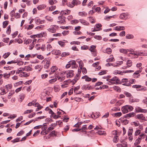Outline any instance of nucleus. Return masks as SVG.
Here are the masks:
<instances>
[{
    "mask_svg": "<svg viewBox=\"0 0 147 147\" xmlns=\"http://www.w3.org/2000/svg\"><path fill=\"white\" fill-rule=\"evenodd\" d=\"M115 60V59L113 57H112L110 58L107 59L106 61L107 62L109 63V62H112L114 61Z\"/></svg>",
    "mask_w": 147,
    "mask_h": 147,
    "instance_id": "obj_30",
    "label": "nucleus"
},
{
    "mask_svg": "<svg viewBox=\"0 0 147 147\" xmlns=\"http://www.w3.org/2000/svg\"><path fill=\"white\" fill-rule=\"evenodd\" d=\"M56 8V6L52 5L49 8V10L52 11L54 10Z\"/></svg>",
    "mask_w": 147,
    "mask_h": 147,
    "instance_id": "obj_49",
    "label": "nucleus"
},
{
    "mask_svg": "<svg viewBox=\"0 0 147 147\" xmlns=\"http://www.w3.org/2000/svg\"><path fill=\"white\" fill-rule=\"evenodd\" d=\"M96 133L100 135H105L106 134L105 131L101 130H99Z\"/></svg>",
    "mask_w": 147,
    "mask_h": 147,
    "instance_id": "obj_33",
    "label": "nucleus"
},
{
    "mask_svg": "<svg viewBox=\"0 0 147 147\" xmlns=\"http://www.w3.org/2000/svg\"><path fill=\"white\" fill-rule=\"evenodd\" d=\"M58 69L57 67L56 66H53L51 68V72H54L55 71Z\"/></svg>",
    "mask_w": 147,
    "mask_h": 147,
    "instance_id": "obj_16",
    "label": "nucleus"
},
{
    "mask_svg": "<svg viewBox=\"0 0 147 147\" xmlns=\"http://www.w3.org/2000/svg\"><path fill=\"white\" fill-rule=\"evenodd\" d=\"M141 132L140 130V129H138L136 131L135 133V136H136L139 135Z\"/></svg>",
    "mask_w": 147,
    "mask_h": 147,
    "instance_id": "obj_58",
    "label": "nucleus"
},
{
    "mask_svg": "<svg viewBox=\"0 0 147 147\" xmlns=\"http://www.w3.org/2000/svg\"><path fill=\"white\" fill-rule=\"evenodd\" d=\"M79 67L81 70L82 69L83 67L84 66V64L83 62L82 61H80L79 62Z\"/></svg>",
    "mask_w": 147,
    "mask_h": 147,
    "instance_id": "obj_34",
    "label": "nucleus"
},
{
    "mask_svg": "<svg viewBox=\"0 0 147 147\" xmlns=\"http://www.w3.org/2000/svg\"><path fill=\"white\" fill-rule=\"evenodd\" d=\"M102 26V25L100 24H96L94 26V28L96 29H100V28Z\"/></svg>",
    "mask_w": 147,
    "mask_h": 147,
    "instance_id": "obj_51",
    "label": "nucleus"
},
{
    "mask_svg": "<svg viewBox=\"0 0 147 147\" xmlns=\"http://www.w3.org/2000/svg\"><path fill=\"white\" fill-rule=\"evenodd\" d=\"M48 123H44L43 124V126L44 127H42L41 128V129L42 130V131H45L46 130V129L47 128V125H46V124H48Z\"/></svg>",
    "mask_w": 147,
    "mask_h": 147,
    "instance_id": "obj_27",
    "label": "nucleus"
},
{
    "mask_svg": "<svg viewBox=\"0 0 147 147\" xmlns=\"http://www.w3.org/2000/svg\"><path fill=\"white\" fill-rule=\"evenodd\" d=\"M52 53L55 55H60L61 54V51L59 50H53L52 51Z\"/></svg>",
    "mask_w": 147,
    "mask_h": 147,
    "instance_id": "obj_12",
    "label": "nucleus"
},
{
    "mask_svg": "<svg viewBox=\"0 0 147 147\" xmlns=\"http://www.w3.org/2000/svg\"><path fill=\"white\" fill-rule=\"evenodd\" d=\"M78 14L81 16H86L87 15V13L84 11L79 12L78 13Z\"/></svg>",
    "mask_w": 147,
    "mask_h": 147,
    "instance_id": "obj_23",
    "label": "nucleus"
},
{
    "mask_svg": "<svg viewBox=\"0 0 147 147\" xmlns=\"http://www.w3.org/2000/svg\"><path fill=\"white\" fill-rule=\"evenodd\" d=\"M106 53L108 54H110L111 53L112 50L110 48H107L106 49Z\"/></svg>",
    "mask_w": 147,
    "mask_h": 147,
    "instance_id": "obj_36",
    "label": "nucleus"
},
{
    "mask_svg": "<svg viewBox=\"0 0 147 147\" xmlns=\"http://www.w3.org/2000/svg\"><path fill=\"white\" fill-rule=\"evenodd\" d=\"M114 115L116 117H119L122 115V113L121 112H119L114 113Z\"/></svg>",
    "mask_w": 147,
    "mask_h": 147,
    "instance_id": "obj_47",
    "label": "nucleus"
},
{
    "mask_svg": "<svg viewBox=\"0 0 147 147\" xmlns=\"http://www.w3.org/2000/svg\"><path fill=\"white\" fill-rule=\"evenodd\" d=\"M58 132L57 131L55 130H53L51 131L49 134V135L52 137L54 136L55 137H57V133Z\"/></svg>",
    "mask_w": 147,
    "mask_h": 147,
    "instance_id": "obj_9",
    "label": "nucleus"
},
{
    "mask_svg": "<svg viewBox=\"0 0 147 147\" xmlns=\"http://www.w3.org/2000/svg\"><path fill=\"white\" fill-rule=\"evenodd\" d=\"M116 79L115 80V81H116V84H121V81H120L119 78H117L116 77Z\"/></svg>",
    "mask_w": 147,
    "mask_h": 147,
    "instance_id": "obj_38",
    "label": "nucleus"
},
{
    "mask_svg": "<svg viewBox=\"0 0 147 147\" xmlns=\"http://www.w3.org/2000/svg\"><path fill=\"white\" fill-rule=\"evenodd\" d=\"M129 101L130 103H132L135 102H138L139 101V100L137 98H134L133 97L131 96L129 98Z\"/></svg>",
    "mask_w": 147,
    "mask_h": 147,
    "instance_id": "obj_3",
    "label": "nucleus"
},
{
    "mask_svg": "<svg viewBox=\"0 0 147 147\" xmlns=\"http://www.w3.org/2000/svg\"><path fill=\"white\" fill-rule=\"evenodd\" d=\"M81 2L78 0H73L71 2V4L74 5H79L81 4Z\"/></svg>",
    "mask_w": 147,
    "mask_h": 147,
    "instance_id": "obj_5",
    "label": "nucleus"
},
{
    "mask_svg": "<svg viewBox=\"0 0 147 147\" xmlns=\"http://www.w3.org/2000/svg\"><path fill=\"white\" fill-rule=\"evenodd\" d=\"M50 64V61H47V62L44 65V68L46 69H48V68L49 67Z\"/></svg>",
    "mask_w": 147,
    "mask_h": 147,
    "instance_id": "obj_19",
    "label": "nucleus"
},
{
    "mask_svg": "<svg viewBox=\"0 0 147 147\" xmlns=\"http://www.w3.org/2000/svg\"><path fill=\"white\" fill-rule=\"evenodd\" d=\"M142 110H143V109H141L140 107H137L136 108V111L137 112L142 113Z\"/></svg>",
    "mask_w": 147,
    "mask_h": 147,
    "instance_id": "obj_26",
    "label": "nucleus"
},
{
    "mask_svg": "<svg viewBox=\"0 0 147 147\" xmlns=\"http://www.w3.org/2000/svg\"><path fill=\"white\" fill-rule=\"evenodd\" d=\"M135 115H136L135 113L134 112H131L125 115L124 116V117L129 118L130 117H134Z\"/></svg>",
    "mask_w": 147,
    "mask_h": 147,
    "instance_id": "obj_4",
    "label": "nucleus"
},
{
    "mask_svg": "<svg viewBox=\"0 0 147 147\" xmlns=\"http://www.w3.org/2000/svg\"><path fill=\"white\" fill-rule=\"evenodd\" d=\"M126 38L128 39H133L134 38V36L131 34H127L125 36Z\"/></svg>",
    "mask_w": 147,
    "mask_h": 147,
    "instance_id": "obj_21",
    "label": "nucleus"
},
{
    "mask_svg": "<svg viewBox=\"0 0 147 147\" xmlns=\"http://www.w3.org/2000/svg\"><path fill=\"white\" fill-rule=\"evenodd\" d=\"M126 106H127V107L128 111L129 110V111H131L133 110L134 108L132 106L129 105H126Z\"/></svg>",
    "mask_w": 147,
    "mask_h": 147,
    "instance_id": "obj_40",
    "label": "nucleus"
},
{
    "mask_svg": "<svg viewBox=\"0 0 147 147\" xmlns=\"http://www.w3.org/2000/svg\"><path fill=\"white\" fill-rule=\"evenodd\" d=\"M96 48V46L94 45H92L90 47V48L89 49V50L91 52H94V49Z\"/></svg>",
    "mask_w": 147,
    "mask_h": 147,
    "instance_id": "obj_28",
    "label": "nucleus"
},
{
    "mask_svg": "<svg viewBox=\"0 0 147 147\" xmlns=\"http://www.w3.org/2000/svg\"><path fill=\"white\" fill-rule=\"evenodd\" d=\"M119 51L121 53L125 54H127V50L123 49H120Z\"/></svg>",
    "mask_w": 147,
    "mask_h": 147,
    "instance_id": "obj_25",
    "label": "nucleus"
},
{
    "mask_svg": "<svg viewBox=\"0 0 147 147\" xmlns=\"http://www.w3.org/2000/svg\"><path fill=\"white\" fill-rule=\"evenodd\" d=\"M126 64L127 67H131L132 65L131 61L129 59L127 61Z\"/></svg>",
    "mask_w": 147,
    "mask_h": 147,
    "instance_id": "obj_17",
    "label": "nucleus"
},
{
    "mask_svg": "<svg viewBox=\"0 0 147 147\" xmlns=\"http://www.w3.org/2000/svg\"><path fill=\"white\" fill-rule=\"evenodd\" d=\"M139 51H136L135 53H129V54H131V55H137V56H140V53H138Z\"/></svg>",
    "mask_w": 147,
    "mask_h": 147,
    "instance_id": "obj_54",
    "label": "nucleus"
},
{
    "mask_svg": "<svg viewBox=\"0 0 147 147\" xmlns=\"http://www.w3.org/2000/svg\"><path fill=\"white\" fill-rule=\"evenodd\" d=\"M127 107L125 105L122 107L121 110L123 113L125 114L127 113L129 111L127 108Z\"/></svg>",
    "mask_w": 147,
    "mask_h": 147,
    "instance_id": "obj_11",
    "label": "nucleus"
},
{
    "mask_svg": "<svg viewBox=\"0 0 147 147\" xmlns=\"http://www.w3.org/2000/svg\"><path fill=\"white\" fill-rule=\"evenodd\" d=\"M113 88L114 90H116L118 92H120L121 91V88L118 86H114L113 87Z\"/></svg>",
    "mask_w": 147,
    "mask_h": 147,
    "instance_id": "obj_13",
    "label": "nucleus"
},
{
    "mask_svg": "<svg viewBox=\"0 0 147 147\" xmlns=\"http://www.w3.org/2000/svg\"><path fill=\"white\" fill-rule=\"evenodd\" d=\"M35 106L37 107V108L36 109V111H38L43 107L41 106L38 102H37L35 104Z\"/></svg>",
    "mask_w": 147,
    "mask_h": 147,
    "instance_id": "obj_7",
    "label": "nucleus"
},
{
    "mask_svg": "<svg viewBox=\"0 0 147 147\" xmlns=\"http://www.w3.org/2000/svg\"><path fill=\"white\" fill-rule=\"evenodd\" d=\"M58 43L62 47H64L65 45L64 42L60 41H59L58 42Z\"/></svg>",
    "mask_w": 147,
    "mask_h": 147,
    "instance_id": "obj_45",
    "label": "nucleus"
},
{
    "mask_svg": "<svg viewBox=\"0 0 147 147\" xmlns=\"http://www.w3.org/2000/svg\"><path fill=\"white\" fill-rule=\"evenodd\" d=\"M23 83V81H20L16 83L15 84H14V86L15 87H16L18 85V84L21 85Z\"/></svg>",
    "mask_w": 147,
    "mask_h": 147,
    "instance_id": "obj_53",
    "label": "nucleus"
},
{
    "mask_svg": "<svg viewBox=\"0 0 147 147\" xmlns=\"http://www.w3.org/2000/svg\"><path fill=\"white\" fill-rule=\"evenodd\" d=\"M33 111V110L32 109L27 110L25 111L24 112V114L29 113H31V112H32Z\"/></svg>",
    "mask_w": 147,
    "mask_h": 147,
    "instance_id": "obj_55",
    "label": "nucleus"
},
{
    "mask_svg": "<svg viewBox=\"0 0 147 147\" xmlns=\"http://www.w3.org/2000/svg\"><path fill=\"white\" fill-rule=\"evenodd\" d=\"M122 73V71H118V70H115L113 74H121Z\"/></svg>",
    "mask_w": 147,
    "mask_h": 147,
    "instance_id": "obj_63",
    "label": "nucleus"
},
{
    "mask_svg": "<svg viewBox=\"0 0 147 147\" xmlns=\"http://www.w3.org/2000/svg\"><path fill=\"white\" fill-rule=\"evenodd\" d=\"M124 94L126 95L127 97H128L130 98L132 96V95L131 93L126 91H125L124 92Z\"/></svg>",
    "mask_w": 147,
    "mask_h": 147,
    "instance_id": "obj_37",
    "label": "nucleus"
},
{
    "mask_svg": "<svg viewBox=\"0 0 147 147\" xmlns=\"http://www.w3.org/2000/svg\"><path fill=\"white\" fill-rule=\"evenodd\" d=\"M36 101V100L34 101V100H33L32 102L29 103L28 104V106H31L32 105L35 106V104L36 103H35Z\"/></svg>",
    "mask_w": 147,
    "mask_h": 147,
    "instance_id": "obj_41",
    "label": "nucleus"
},
{
    "mask_svg": "<svg viewBox=\"0 0 147 147\" xmlns=\"http://www.w3.org/2000/svg\"><path fill=\"white\" fill-rule=\"evenodd\" d=\"M119 140L118 136H115L113 139V141L115 143H117Z\"/></svg>",
    "mask_w": 147,
    "mask_h": 147,
    "instance_id": "obj_24",
    "label": "nucleus"
},
{
    "mask_svg": "<svg viewBox=\"0 0 147 147\" xmlns=\"http://www.w3.org/2000/svg\"><path fill=\"white\" fill-rule=\"evenodd\" d=\"M20 98L21 99V101H22V100L24 99L25 96V95L24 94H21L20 95Z\"/></svg>",
    "mask_w": 147,
    "mask_h": 147,
    "instance_id": "obj_44",
    "label": "nucleus"
},
{
    "mask_svg": "<svg viewBox=\"0 0 147 147\" xmlns=\"http://www.w3.org/2000/svg\"><path fill=\"white\" fill-rule=\"evenodd\" d=\"M146 90V87H144L143 86H142L140 85V87H139L138 88L137 90V91H145Z\"/></svg>",
    "mask_w": 147,
    "mask_h": 147,
    "instance_id": "obj_15",
    "label": "nucleus"
},
{
    "mask_svg": "<svg viewBox=\"0 0 147 147\" xmlns=\"http://www.w3.org/2000/svg\"><path fill=\"white\" fill-rule=\"evenodd\" d=\"M9 21H5L3 22V26L4 28H5L8 25Z\"/></svg>",
    "mask_w": 147,
    "mask_h": 147,
    "instance_id": "obj_29",
    "label": "nucleus"
},
{
    "mask_svg": "<svg viewBox=\"0 0 147 147\" xmlns=\"http://www.w3.org/2000/svg\"><path fill=\"white\" fill-rule=\"evenodd\" d=\"M94 38L96 39L100 40L102 39V37L100 36H97L95 35L94 36Z\"/></svg>",
    "mask_w": 147,
    "mask_h": 147,
    "instance_id": "obj_43",
    "label": "nucleus"
},
{
    "mask_svg": "<svg viewBox=\"0 0 147 147\" xmlns=\"http://www.w3.org/2000/svg\"><path fill=\"white\" fill-rule=\"evenodd\" d=\"M25 67L26 68V71H32L33 69L32 68L29 66H26Z\"/></svg>",
    "mask_w": 147,
    "mask_h": 147,
    "instance_id": "obj_42",
    "label": "nucleus"
},
{
    "mask_svg": "<svg viewBox=\"0 0 147 147\" xmlns=\"http://www.w3.org/2000/svg\"><path fill=\"white\" fill-rule=\"evenodd\" d=\"M45 18L47 20L49 21L52 22L53 21V19L51 17L47 16L45 17Z\"/></svg>",
    "mask_w": 147,
    "mask_h": 147,
    "instance_id": "obj_46",
    "label": "nucleus"
},
{
    "mask_svg": "<svg viewBox=\"0 0 147 147\" xmlns=\"http://www.w3.org/2000/svg\"><path fill=\"white\" fill-rule=\"evenodd\" d=\"M136 118L138 119H141L142 120L145 121H147V119H146L145 117L144 116L143 114H138L136 117Z\"/></svg>",
    "mask_w": 147,
    "mask_h": 147,
    "instance_id": "obj_1",
    "label": "nucleus"
},
{
    "mask_svg": "<svg viewBox=\"0 0 147 147\" xmlns=\"http://www.w3.org/2000/svg\"><path fill=\"white\" fill-rule=\"evenodd\" d=\"M83 123V122L81 121L78 122L76 124L74 125V127H80V125Z\"/></svg>",
    "mask_w": 147,
    "mask_h": 147,
    "instance_id": "obj_22",
    "label": "nucleus"
},
{
    "mask_svg": "<svg viewBox=\"0 0 147 147\" xmlns=\"http://www.w3.org/2000/svg\"><path fill=\"white\" fill-rule=\"evenodd\" d=\"M49 132L47 131V130L41 131L40 132V134L42 135H45L47 134Z\"/></svg>",
    "mask_w": 147,
    "mask_h": 147,
    "instance_id": "obj_39",
    "label": "nucleus"
},
{
    "mask_svg": "<svg viewBox=\"0 0 147 147\" xmlns=\"http://www.w3.org/2000/svg\"><path fill=\"white\" fill-rule=\"evenodd\" d=\"M133 131V128L132 127H130L129 128V131H128V136L131 135Z\"/></svg>",
    "mask_w": 147,
    "mask_h": 147,
    "instance_id": "obj_20",
    "label": "nucleus"
},
{
    "mask_svg": "<svg viewBox=\"0 0 147 147\" xmlns=\"http://www.w3.org/2000/svg\"><path fill=\"white\" fill-rule=\"evenodd\" d=\"M47 30L51 33H54L56 31V29L54 27L52 28H49L47 29Z\"/></svg>",
    "mask_w": 147,
    "mask_h": 147,
    "instance_id": "obj_35",
    "label": "nucleus"
},
{
    "mask_svg": "<svg viewBox=\"0 0 147 147\" xmlns=\"http://www.w3.org/2000/svg\"><path fill=\"white\" fill-rule=\"evenodd\" d=\"M70 12V11L69 10L67 9L66 10H62L60 13V14H61V15H66L69 14Z\"/></svg>",
    "mask_w": 147,
    "mask_h": 147,
    "instance_id": "obj_8",
    "label": "nucleus"
},
{
    "mask_svg": "<svg viewBox=\"0 0 147 147\" xmlns=\"http://www.w3.org/2000/svg\"><path fill=\"white\" fill-rule=\"evenodd\" d=\"M80 22L84 25L88 26L89 25V23L83 19H80Z\"/></svg>",
    "mask_w": 147,
    "mask_h": 147,
    "instance_id": "obj_14",
    "label": "nucleus"
},
{
    "mask_svg": "<svg viewBox=\"0 0 147 147\" xmlns=\"http://www.w3.org/2000/svg\"><path fill=\"white\" fill-rule=\"evenodd\" d=\"M6 33L8 34H9L11 32V26L9 25L7 28Z\"/></svg>",
    "mask_w": 147,
    "mask_h": 147,
    "instance_id": "obj_31",
    "label": "nucleus"
},
{
    "mask_svg": "<svg viewBox=\"0 0 147 147\" xmlns=\"http://www.w3.org/2000/svg\"><path fill=\"white\" fill-rule=\"evenodd\" d=\"M109 87L108 86L105 85H103L102 86H100V89L101 90L102 89H104L105 88H107Z\"/></svg>",
    "mask_w": 147,
    "mask_h": 147,
    "instance_id": "obj_61",
    "label": "nucleus"
},
{
    "mask_svg": "<svg viewBox=\"0 0 147 147\" xmlns=\"http://www.w3.org/2000/svg\"><path fill=\"white\" fill-rule=\"evenodd\" d=\"M122 143V144H117V147H126L127 146L126 142L123 141Z\"/></svg>",
    "mask_w": 147,
    "mask_h": 147,
    "instance_id": "obj_6",
    "label": "nucleus"
},
{
    "mask_svg": "<svg viewBox=\"0 0 147 147\" xmlns=\"http://www.w3.org/2000/svg\"><path fill=\"white\" fill-rule=\"evenodd\" d=\"M24 133V131L21 130L17 134V136H20L23 134Z\"/></svg>",
    "mask_w": 147,
    "mask_h": 147,
    "instance_id": "obj_64",
    "label": "nucleus"
},
{
    "mask_svg": "<svg viewBox=\"0 0 147 147\" xmlns=\"http://www.w3.org/2000/svg\"><path fill=\"white\" fill-rule=\"evenodd\" d=\"M88 85H89V84L84 85L82 86V89L83 90L84 89L86 90L88 88Z\"/></svg>",
    "mask_w": 147,
    "mask_h": 147,
    "instance_id": "obj_62",
    "label": "nucleus"
},
{
    "mask_svg": "<svg viewBox=\"0 0 147 147\" xmlns=\"http://www.w3.org/2000/svg\"><path fill=\"white\" fill-rule=\"evenodd\" d=\"M46 7V5L44 4H42L38 6L37 8L38 10H40L44 9Z\"/></svg>",
    "mask_w": 147,
    "mask_h": 147,
    "instance_id": "obj_10",
    "label": "nucleus"
},
{
    "mask_svg": "<svg viewBox=\"0 0 147 147\" xmlns=\"http://www.w3.org/2000/svg\"><path fill=\"white\" fill-rule=\"evenodd\" d=\"M141 140L140 139V138H138L135 141V142L134 143V144L135 146H136L139 144L141 142Z\"/></svg>",
    "mask_w": 147,
    "mask_h": 147,
    "instance_id": "obj_18",
    "label": "nucleus"
},
{
    "mask_svg": "<svg viewBox=\"0 0 147 147\" xmlns=\"http://www.w3.org/2000/svg\"><path fill=\"white\" fill-rule=\"evenodd\" d=\"M68 63L70 64L71 65H73V64H75L76 63V61L75 60H71L68 62Z\"/></svg>",
    "mask_w": 147,
    "mask_h": 147,
    "instance_id": "obj_48",
    "label": "nucleus"
},
{
    "mask_svg": "<svg viewBox=\"0 0 147 147\" xmlns=\"http://www.w3.org/2000/svg\"><path fill=\"white\" fill-rule=\"evenodd\" d=\"M32 40L31 39H28L26 40L24 42V44L26 45L30 43L32 41Z\"/></svg>",
    "mask_w": 147,
    "mask_h": 147,
    "instance_id": "obj_57",
    "label": "nucleus"
},
{
    "mask_svg": "<svg viewBox=\"0 0 147 147\" xmlns=\"http://www.w3.org/2000/svg\"><path fill=\"white\" fill-rule=\"evenodd\" d=\"M19 138H17L13 140H11V142H12L13 143L18 142L19 141Z\"/></svg>",
    "mask_w": 147,
    "mask_h": 147,
    "instance_id": "obj_52",
    "label": "nucleus"
},
{
    "mask_svg": "<svg viewBox=\"0 0 147 147\" xmlns=\"http://www.w3.org/2000/svg\"><path fill=\"white\" fill-rule=\"evenodd\" d=\"M69 55L70 53H69L63 52L61 54V56L62 57H64L67 55Z\"/></svg>",
    "mask_w": 147,
    "mask_h": 147,
    "instance_id": "obj_50",
    "label": "nucleus"
},
{
    "mask_svg": "<svg viewBox=\"0 0 147 147\" xmlns=\"http://www.w3.org/2000/svg\"><path fill=\"white\" fill-rule=\"evenodd\" d=\"M78 22L79 21L78 20H72L71 21V23L72 24H74V23L76 24L77 23H78Z\"/></svg>",
    "mask_w": 147,
    "mask_h": 147,
    "instance_id": "obj_60",
    "label": "nucleus"
},
{
    "mask_svg": "<svg viewBox=\"0 0 147 147\" xmlns=\"http://www.w3.org/2000/svg\"><path fill=\"white\" fill-rule=\"evenodd\" d=\"M125 13H122L119 16L120 18L121 19H123L125 18Z\"/></svg>",
    "mask_w": 147,
    "mask_h": 147,
    "instance_id": "obj_56",
    "label": "nucleus"
},
{
    "mask_svg": "<svg viewBox=\"0 0 147 147\" xmlns=\"http://www.w3.org/2000/svg\"><path fill=\"white\" fill-rule=\"evenodd\" d=\"M74 71L73 70H68L67 71L68 75L67 76V78H71L74 76Z\"/></svg>",
    "mask_w": 147,
    "mask_h": 147,
    "instance_id": "obj_2",
    "label": "nucleus"
},
{
    "mask_svg": "<svg viewBox=\"0 0 147 147\" xmlns=\"http://www.w3.org/2000/svg\"><path fill=\"white\" fill-rule=\"evenodd\" d=\"M15 93L14 90L12 91V92H9L8 96L7 98L8 99H10L11 98V96L13 94Z\"/></svg>",
    "mask_w": 147,
    "mask_h": 147,
    "instance_id": "obj_59",
    "label": "nucleus"
},
{
    "mask_svg": "<svg viewBox=\"0 0 147 147\" xmlns=\"http://www.w3.org/2000/svg\"><path fill=\"white\" fill-rule=\"evenodd\" d=\"M146 136V135L144 134H142L139 136L138 138H140V139L141 140L142 139H144Z\"/></svg>",
    "mask_w": 147,
    "mask_h": 147,
    "instance_id": "obj_32",
    "label": "nucleus"
}]
</instances>
